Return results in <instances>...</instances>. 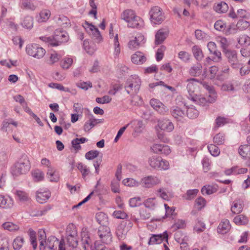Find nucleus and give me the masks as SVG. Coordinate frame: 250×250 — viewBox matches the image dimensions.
Wrapping results in <instances>:
<instances>
[{"instance_id":"obj_1","label":"nucleus","mask_w":250,"mask_h":250,"mask_svg":"<svg viewBox=\"0 0 250 250\" xmlns=\"http://www.w3.org/2000/svg\"><path fill=\"white\" fill-rule=\"evenodd\" d=\"M30 168V162L28 156L23 154L11 167V173L15 176L26 174Z\"/></svg>"},{"instance_id":"obj_2","label":"nucleus","mask_w":250,"mask_h":250,"mask_svg":"<svg viewBox=\"0 0 250 250\" xmlns=\"http://www.w3.org/2000/svg\"><path fill=\"white\" fill-rule=\"evenodd\" d=\"M40 39L52 46H57L68 40L67 33L63 30L57 29L52 37L42 36Z\"/></svg>"},{"instance_id":"obj_3","label":"nucleus","mask_w":250,"mask_h":250,"mask_svg":"<svg viewBox=\"0 0 250 250\" xmlns=\"http://www.w3.org/2000/svg\"><path fill=\"white\" fill-rule=\"evenodd\" d=\"M121 18L127 22L129 27L140 28L144 26L143 20L137 16L132 10L126 9L124 11Z\"/></svg>"},{"instance_id":"obj_4","label":"nucleus","mask_w":250,"mask_h":250,"mask_svg":"<svg viewBox=\"0 0 250 250\" xmlns=\"http://www.w3.org/2000/svg\"><path fill=\"white\" fill-rule=\"evenodd\" d=\"M141 80L137 76H132L127 81L125 86L126 91L131 95L136 94L140 88Z\"/></svg>"},{"instance_id":"obj_5","label":"nucleus","mask_w":250,"mask_h":250,"mask_svg":"<svg viewBox=\"0 0 250 250\" xmlns=\"http://www.w3.org/2000/svg\"><path fill=\"white\" fill-rule=\"evenodd\" d=\"M26 52L31 57L40 59L44 56L46 51L39 44L33 43L28 44L26 46Z\"/></svg>"},{"instance_id":"obj_6","label":"nucleus","mask_w":250,"mask_h":250,"mask_svg":"<svg viewBox=\"0 0 250 250\" xmlns=\"http://www.w3.org/2000/svg\"><path fill=\"white\" fill-rule=\"evenodd\" d=\"M97 234L100 240L105 244H109L112 241V234L110 228L105 225H101L98 228Z\"/></svg>"},{"instance_id":"obj_7","label":"nucleus","mask_w":250,"mask_h":250,"mask_svg":"<svg viewBox=\"0 0 250 250\" xmlns=\"http://www.w3.org/2000/svg\"><path fill=\"white\" fill-rule=\"evenodd\" d=\"M55 243H56V244L59 243L58 250H65V245L64 240L62 239L59 242L57 238L54 236L49 237L45 240V242H44V250L47 249L50 250H54Z\"/></svg>"},{"instance_id":"obj_8","label":"nucleus","mask_w":250,"mask_h":250,"mask_svg":"<svg viewBox=\"0 0 250 250\" xmlns=\"http://www.w3.org/2000/svg\"><path fill=\"white\" fill-rule=\"evenodd\" d=\"M151 21L154 24H160L164 20L165 17L161 9L158 6L152 7L150 12Z\"/></svg>"},{"instance_id":"obj_9","label":"nucleus","mask_w":250,"mask_h":250,"mask_svg":"<svg viewBox=\"0 0 250 250\" xmlns=\"http://www.w3.org/2000/svg\"><path fill=\"white\" fill-rule=\"evenodd\" d=\"M83 27L89 34L92 35V38L96 42H100L102 41V35L98 29L95 26L85 21L83 24Z\"/></svg>"},{"instance_id":"obj_10","label":"nucleus","mask_w":250,"mask_h":250,"mask_svg":"<svg viewBox=\"0 0 250 250\" xmlns=\"http://www.w3.org/2000/svg\"><path fill=\"white\" fill-rule=\"evenodd\" d=\"M161 179L155 176H148L143 178L140 181V185L146 188H151L161 183Z\"/></svg>"},{"instance_id":"obj_11","label":"nucleus","mask_w":250,"mask_h":250,"mask_svg":"<svg viewBox=\"0 0 250 250\" xmlns=\"http://www.w3.org/2000/svg\"><path fill=\"white\" fill-rule=\"evenodd\" d=\"M224 53L228 59V62L230 63L232 68L238 69L240 67V64L239 63L235 50L229 49Z\"/></svg>"},{"instance_id":"obj_12","label":"nucleus","mask_w":250,"mask_h":250,"mask_svg":"<svg viewBox=\"0 0 250 250\" xmlns=\"http://www.w3.org/2000/svg\"><path fill=\"white\" fill-rule=\"evenodd\" d=\"M14 200L10 196L0 194V208L9 209L13 207Z\"/></svg>"},{"instance_id":"obj_13","label":"nucleus","mask_w":250,"mask_h":250,"mask_svg":"<svg viewBox=\"0 0 250 250\" xmlns=\"http://www.w3.org/2000/svg\"><path fill=\"white\" fill-rule=\"evenodd\" d=\"M150 104L154 110L160 114H164L168 111V108L157 99H151L150 101Z\"/></svg>"},{"instance_id":"obj_14","label":"nucleus","mask_w":250,"mask_h":250,"mask_svg":"<svg viewBox=\"0 0 250 250\" xmlns=\"http://www.w3.org/2000/svg\"><path fill=\"white\" fill-rule=\"evenodd\" d=\"M50 196L51 193L47 189H40L36 192V200L41 204L45 203Z\"/></svg>"},{"instance_id":"obj_15","label":"nucleus","mask_w":250,"mask_h":250,"mask_svg":"<svg viewBox=\"0 0 250 250\" xmlns=\"http://www.w3.org/2000/svg\"><path fill=\"white\" fill-rule=\"evenodd\" d=\"M151 149L154 153L156 154H162L167 155L171 152L169 147L165 145L155 144L151 147Z\"/></svg>"},{"instance_id":"obj_16","label":"nucleus","mask_w":250,"mask_h":250,"mask_svg":"<svg viewBox=\"0 0 250 250\" xmlns=\"http://www.w3.org/2000/svg\"><path fill=\"white\" fill-rule=\"evenodd\" d=\"M186 82L188 83L187 88L188 93V95L187 96L195 95L194 92L198 86V84H201V83L195 78L187 79Z\"/></svg>"},{"instance_id":"obj_17","label":"nucleus","mask_w":250,"mask_h":250,"mask_svg":"<svg viewBox=\"0 0 250 250\" xmlns=\"http://www.w3.org/2000/svg\"><path fill=\"white\" fill-rule=\"evenodd\" d=\"M157 125L161 130L167 132H171L174 128L173 123L168 119L158 121Z\"/></svg>"},{"instance_id":"obj_18","label":"nucleus","mask_w":250,"mask_h":250,"mask_svg":"<svg viewBox=\"0 0 250 250\" xmlns=\"http://www.w3.org/2000/svg\"><path fill=\"white\" fill-rule=\"evenodd\" d=\"M81 237L83 247L86 250L87 248L91 246L92 244L91 239L86 229L83 228L82 229Z\"/></svg>"},{"instance_id":"obj_19","label":"nucleus","mask_w":250,"mask_h":250,"mask_svg":"<svg viewBox=\"0 0 250 250\" xmlns=\"http://www.w3.org/2000/svg\"><path fill=\"white\" fill-rule=\"evenodd\" d=\"M167 238L168 235L166 231L163 234H152L148 244L149 245L160 244L164 239L167 241Z\"/></svg>"},{"instance_id":"obj_20","label":"nucleus","mask_w":250,"mask_h":250,"mask_svg":"<svg viewBox=\"0 0 250 250\" xmlns=\"http://www.w3.org/2000/svg\"><path fill=\"white\" fill-rule=\"evenodd\" d=\"M243 207V201L240 199H237L232 203L231 211L233 214H239L242 211Z\"/></svg>"},{"instance_id":"obj_21","label":"nucleus","mask_w":250,"mask_h":250,"mask_svg":"<svg viewBox=\"0 0 250 250\" xmlns=\"http://www.w3.org/2000/svg\"><path fill=\"white\" fill-rule=\"evenodd\" d=\"M132 62L136 64H142L146 61V58L143 53L137 51L131 57Z\"/></svg>"},{"instance_id":"obj_22","label":"nucleus","mask_w":250,"mask_h":250,"mask_svg":"<svg viewBox=\"0 0 250 250\" xmlns=\"http://www.w3.org/2000/svg\"><path fill=\"white\" fill-rule=\"evenodd\" d=\"M216 42L219 44L223 52L229 50V47L230 45V41L224 37L218 36L216 38Z\"/></svg>"},{"instance_id":"obj_23","label":"nucleus","mask_w":250,"mask_h":250,"mask_svg":"<svg viewBox=\"0 0 250 250\" xmlns=\"http://www.w3.org/2000/svg\"><path fill=\"white\" fill-rule=\"evenodd\" d=\"M188 99L196 104L202 106L207 105L209 104L206 98L197 95V94L190 95V96H188Z\"/></svg>"},{"instance_id":"obj_24","label":"nucleus","mask_w":250,"mask_h":250,"mask_svg":"<svg viewBox=\"0 0 250 250\" xmlns=\"http://www.w3.org/2000/svg\"><path fill=\"white\" fill-rule=\"evenodd\" d=\"M230 228L229 221L228 219H224L219 224L217 231L219 233L225 234L230 230Z\"/></svg>"},{"instance_id":"obj_25","label":"nucleus","mask_w":250,"mask_h":250,"mask_svg":"<svg viewBox=\"0 0 250 250\" xmlns=\"http://www.w3.org/2000/svg\"><path fill=\"white\" fill-rule=\"evenodd\" d=\"M47 177L51 182H57L60 179V175L59 172L56 169L52 167H50V169H47Z\"/></svg>"},{"instance_id":"obj_26","label":"nucleus","mask_w":250,"mask_h":250,"mask_svg":"<svg viewBox=\"0 0 250 250\" xmlns=\"http://www.w3.org/2000/svg\"><path fill=\"white\" fill-rule=\"evenodd\" d=\"M167 36V32L163 29H160L155 35V43L159 44L162 43L166 39Z\"/></svg>"},{"instance_id":"obj_27","label":"nucleus","mask_w":250,"mask_h":250,"mask_svg":"<svg viewBox=\"0 0 250 250\" xmlns=\"http://www.w3.org/2000/svg\"><path fill=\"white\" fill-rule=\"evenodd\" d=\"M77 167L81 172L82 177L84 180L86 179V178L87 176L91 174V171L89 167H88L86 165L83 164L82 163H78Z\"/></svg>"},{"instance_id":"obj_28","label":"nucleus","mask_w":250,"mask_h":250,"mask_svg":"<svg viewBox=\"0 0 250 250\" xmlns=\"http://www.w3.org/2000/svg\"><path fill=\"white\" fill-rule=\"evenodd\" d=\"M127 232L125 225L124 224L119 225L116 231V233L119 239H124Z\"/></svg>"},{"instance_id":"obj_29","label":"nucleus","mask_w":250,"mask_h":250,"mask_svg":"<svg viewBox=\"0 0 250 250\" xmlns=\"http://www.w3.org/2000/svg\"><path fill=\"white\" fill-rule=\"evenodd\" d=\"M0 250H9V239L4 234L0 235Z\"/></svg>"},{"instance_id":"obj_30","label":"nucleus","mask_w":250,"mask_h":250,"mask_svg":"<svg viewBox=\"0 0 250 250\" xmlns=\"http://www.w3.org/2000/svg\"><path fill=\"white\" fill-rule=\"evenodd\" d=\"M51 13L48 10H43L37 17V20L39 22H43L46 21L49 18Z\"/></svg>"},{"instance_id":"obj_31","label":"nucleus","mask_w":250,"mask_h":250,"mask_svg":"<svg viewBox=\"0 0 250 250\" xmlns=\"http://www.w3.org/2000/svg\"><path fill=\"white\" fill-rule=\"evenodd\" d=\"M143 205L146 208L154 210L157 206V203L155 198H149L145 200Z\"/></svg>"},{"instance_id":"obj_32","label":"nucleus","mask_w":250,"mask_h":250,"mask_svg":"<svg viewBox=\"0 0 250 250\" xmlns=\"http://www.w3.org/2000/svg\"><path fill=\"white\" fill-rule=\"evenodd\" d=\"M229 9L228 4L224 1H221L214 5V10L218 13H224L226 12Z\"/></svg>"},{"instance_id":"obj_33","label":"nucleus","mask_w":250,"mask_h":250,"mask_svg":"<svg viewBox=\"0 0 250 250\" xmlns=\"http://www.w3.org/2000/svg\"><path fill=\"white\" fill-rule=\"evenodd\" d=\"M15 194L18 199L21 202H27L30 199L28 194L22 190H17Z\"/></svg>"},{"instance_id":"obj_34","label":"nucleus","mask_w":250,"mask_h":250,"mask_svg":"<svg viewBox=\"0 0 250 250\" xmlns=\"http://www.w3.org/2000/svg\"><path fill=\"white\" fill-rule=\"evenodd\" d=\"M56 21L59 26L64 28L69 26L70 24L69 20L63 15L59 16L57 17Z\"/></svg>"},{"instance_id":"obj_35","label":"nucleus","mask_w":250,"mask_h":250,"mask_svg":"<svg viewBox=\"0 0 250 250\" xmlns=\"http://www.w3.org/2000/svg\"><path fill=\"white\" fill-rule=\"evenodd\" d=\"M202 70V65L200 63H197L191 67L189 70V74L192 76H198L201 74Z\"/></svg>"},{"instance_id":"obj_36","label":"nucleus","mask_w":250,"mask_h":250,"mask_svg":"<svg viewBox=\"0 0 250 250\" xmlns=\"http://www.w3.org/2000/svg\"><path fill=\"white\" fill-rule=\"evenodd\" d=\"M99 122L100 121L98 122V120L91 118L85 122L83 126V130L85 132L88 131Z\"/></svg>"},{"instance_id":"obj_37","label":"nucleus","mask_w":250,"mask_h":250,"mask_svg":"<svg viewBox=\"0 0 250 250\" xmlns=\"http://www.w3.org/2000/svg\"><path fill=\"white\" fill-rule=\"evenodd\" d=\"M239 153L243 157H250V145H241L239 148Z\"/></svg>"},{"instance_id":"obj_38","label":"nucleus","mask_w":250,"mask_h":250,"mask_svg":"<svg viewBox=\"0 0 250 250\" xmlns=\"http://www.w3.org/2000/svg\"><path fill=\"white\" fill-rule=\"evenodd\" d=\"M39 240L40 241V250H44V242H45L46 236L44 230L40 229L38 231Z\"/></svg>"},{"instance_id":"obj_39","label":"nucleus","mask_w":250,"mask_h":250,"mask_svg":"<svg viewBox=\"0 0 250 250\" xmlns=\"http://www.w3.org/2000/svg\"><path fill=\"white\" fill-rule=\"evenodd\" d=\"M173 117L177 120H181L185 116V112L178 107H175L171 111Z\"/></svg>"},{"instance_id":"obj_40","label":"nucleus","mask_w":250,"mask_h":250,"mask_svg":"<svg viewBox=\"0 0 250 250\" xmlns=\"http://www.w3.org/2000/svg\"><path fill=\"white\" fill-rule=\"evenodd\" d=\"M192 51L194 57L198 61H201L204 57L203 53L201 48L197 46L194 45L192 47Z\"/></svg>"},{"instance_id":"obj_41","label":"nucleus","mask_w":250,"mask_h":250,"mask_svg":"<svg viewBox=\"0 0 250 250\" xmlns=\"http://www.w3.org/2000/svg\"><path fill=\"white\" fill-rule=\"evenodd\" d=\"M122 182L125 186L130 187H136L140 185V181L139 182L131 178L125 179Z\"/></svg>"},{"instance_id":"obj_42","label":"nucleus","mask_w":250,"mask_h":250,"mask_svg":"<svg viewBox=\"0 0 250 250\" xmlns=\"http://www.w3.org/2000/svg\"><path fill=\"white\" fill-rule=\"evenodd\" d=\"M24 240L23 237L21 236L17 237L13 242V247L15 250H20L23 246Z\"/></svg>"},{"instance_id":"obj_43","label":"nucleus","mask_w":250,"mask_h":250,"mask_svg":"<svg viewBox=\"0 0 250 250\" xmlns=\"http://www.w3.org/2000/svg\"><path fill=\"white\" fill-rule=\"evenodd\" d=\"M21 8L23 9L34 10L36 6L31 0H22Z\"/></svg>"},{"instance_id":"obj_44","label":"nucleus","mask_w":250,"mask_h":250,"mask_svg":"<svg viewBox=\"0 0 250 250\" xmlns=\"http://www.w3.org/2000/svg\"><path fill=\"white\" fill-rule=\"evenodd\" d=\"M32 176L35 182H40L44 179V173L39 169H36L32 172Z\"/></svg>"},{"instance_id":"obj_45","label":"nucleus","mask_w":250,"mask_h":250,"mask_svg":"<svg viewBox=\"0 0 250 250\" xmlns=\"http://www.w3.org/2000/svg\"><path fill=\"white\" fill-rule=\"evenodd\" d=\"M61 58V56L56 52L51 53L49 57L46 60V62L49 64L52 65L57 62Z\"/></svg>"},{"instance_id":"obj_46","label":"nucleus","mask_w":250,"mask_h":250,"mask_svg":"<svg viewBox=\"0 0 250 250\" xmlns=\"http://www.w3.org/2000/svg\"><path fill=\"white\" fill-rule=\"evenodd\" d=\"M28 233L29 235L31 244L33 249L35 250L37 247L36 233L32 229H30L28 230Z\"/></svg>"},{"instance_id":"obj_47","label":"nucleus","mask_w":250,"mask_h":250,"mask_svg":"<svg viewBox=\"0 0 250 250\" xmlns=\"http://www.w3.org/2000/svg\"><path fill=\"white\" fill-rule=\"evenodd\" d=\"M2 226L4 229L8 230L10 231H17L19 229V227L17 225L10 222L3 223Z\"/></svg>"},{"instance_id":"obj_48","label":"nucleus","mask_w":250,"mask_h":250,"mask_svg":"<svg viewBox=\"0 0 250 250\" xmlns=\"http://www.w3.org/2000/svg\"><path fill=\"white\" fill-rule=\"evenodd\" d=\"M113 42L114 46V56L115 57H118L121 52L118 34H116L114 37Z\"/></svg>"},{"instance_id":"obj_49","label":"nucleus","mask_w":250,"mask_h":250,"mask_svg":"<svg viewBox=\"0 0 250 250\" xmlns=\"http://www.w3.org/2000/svg\"><path fill=\"white\" fill-rule=\"evenodd\" d=\"M22 25L27 29H31L33 26V18L30 16L25 17L22 22Z\"/></svg>"},{"instance_id":"obj_50","label":"nucleus","mask_w":250,"mask_h":250,"mask_svg":"<svg viewBox=\"0 0 250 250\" xmlns=\"http://www.w3.org/2000/svg\"><path fill=\"white\" fill-rule=\"evenodd\" d=\"M161 158L157 156H153L150 157L148 161L150 166L154 169H157Z\"/></svg>"},{"instance_id":"obj_51","label":"nucleus","mask_w":250,"mask_h":250,"mask_svg":"<svg viewBox=\"0 0 250 250\" xmlns=\"http://www.w3.org/2000/svg\"><path fill=\"white\" fill-rule=\"evenodd\" d=\"M238 30V29L236 25H229L226 27L225 30H224V34L227 36L234 35L237 33Z\"/></svg>"},{"instance_id":"obj_52","label":"nucleus","mask_w":250,"mask_h":250,"mask_svg":"<svg viewBox=\"0 0 250 250\" xmlns=\"http://www.w3.org/2000/svg\"><path fill=\"white\" fill-rule=\"evenodd\" d=\"M233 220L234 222L238 225H246L248 222L247 218L243 215H239L235 216Z\"/></svg>"},{"instance_id":"obj_53","label":"nucleus","mask_w":250,"mask_h":250,"mask_svg":"<svg viewBox=\"0 0 250 250\" xmlns=\"http://www.w3.org/2000/svg\"><path fill=\"white\" fill-rule=\"evenodd\" d=\"M239 44L248 46L250 45V37L248 35L244 34L240 36L237 39Z\"/></svg>"},{"instance_id":"obj_54","label":"nucleus","mask_w":250,"mask_h":250,"mask_svg":"<svg viewBox=\"0 0 250 250\" xmlns=\"http://www.w3.org/2000/svg\"><path fill=\"white\" fill-rule=\"evenodd\" d=\"M236 25L238 30L243 31L250 27V22L241 20L237 22Z\"/></svg>"},{"instance_id":"obj_55","label":"nucleus","mask_w":250,"mask_h":250,"mask_svg":"<svg viewBox=\"0 0 250 250\" xmlns=\"http://www.w3.org/2000/svg\"><path fill=\"white\" fill-rule=\"evenodd\" d=\"M66 232L67 236H78L76 228L73 224H69L67 227Z\"/></svg>"},{"instance_id":"obj_56","label":"nucleus","mask_w":250,"mask_h":250,"mask_svg":"<svg viewBox=\"0 0 250 250\" xmlns=\"http://www.w3.org/2000/svg\"><path fill=\"white\" fill-rule=\"evenodd\" d=\"M73 59L71 58L65 57L62 59L61 65L63 69H68L73 63Z\"/></svg>"},{"instance_id":"obj_57","label":"nucleus","mask_w":250,"mask_h":250,"mask_svg":"<svg viewBox=\"0 0 250 250\" xmlns=\"http://www.w3.org/2000/svg\"><path fill=\"white\" fill-rule=\"evenodd\" d=\"M208 148L211 155L214 157L218 156L220 153V151L218 147L214 145H209L208 146Z\"/></svg>"},{"instance_id":"obj_58","label":"nucleus","mask_w":250,"mask_h":250,"mask_svg":"<svg viewBox=\"0 0 250 250\" xmlns=\"http://www.w3.org/2000/svg\"><path fill=\"white\" fill-rule=\"evenodd\" d=\"M199 192L197 189H189L187 190L186 195L184 196V198L188 200L193 199L197 194Z\"/></svg>"},{"instance_id":"obj_59","label":"nucleus","mask_w":250,"mask_h":250,"mask_svg":"<svg viewBox=\"0 0 250 250\" xmlns=\"http://www.w3.org/2000/svg\"><path fill=\"white\" fill-rule=\"evenodd\" d=\"M215 191L216 188L209 185L204 186L201 189V192L203 194L210 195L214 193Z\"/></svg>"},{"instance_id":"obj_60","label":"nucleus","mask_w":250,"mask_h":250,"mask_svg":"<svg viewBox=\"0 0 250 250\" xmlns=\"http://www.w3.org/2000/svg\"><path fill=\"white\" fill-rule=\"evenodd\" d=\"M195 203V206L198 209L201 210L206 206V201L204 198L200 197L196 199Z\"/></svg>"},{"instance_id":"obj_61","label":"nucleus","mask_w":250,"mask_h":250,"mask_svg":"<svg viewBox=\"0 0 250 250\" xmlns=\"http://www.w3.org/2000/svg\"><path fill=\"white\" fill-rule=\"evenodd\" d=\"M67 242L68 245L73 247V248H76L78 245V239L77 236H67Z\"/></svg>"},{"instance_id":"obj_62","label":"nucleus","mask_w":250,"mask_h":250,"mask_svg":"<svg viewBox=\"0 0 250 250\" xmlns=\"http://www.w3.org/2000/svg\"><path fill=\"white\" fill-rule=\"evenodd\" d=\"M187 114L189 118L194 119L198 116L199 112L194 107H188L187 110Z\"/></svg>"},{"instance_id":"obj_63","label":"nucleus","mask_w":250,"mask_h":250,"mask_svg":"<svg viewBox=\"0 0 250 250\" xmlns=\"http://www.w3.org/2000/svg\"><path fill=\"white\" fill-rule=\"evenodd\" d=\"M237 12L238 18H244L247 19L250 18V13L245 9H239Z\"/></svg>"},{"instance_id":"obj_64","label":"nucleus","mask_w":250,"mask_h":250,"mask_svg":"<svg viewBox=\"0 0 250 250\" xmlns=\"http://www.w3.org/2000/svg\"><path fill=\"white\" fill-rule=\"evenodd\" d=\"M224 141L225 136L222 133H218L213 138L214 143L218 145H222L224 143Z\"/></svg>"}]
</instances>
